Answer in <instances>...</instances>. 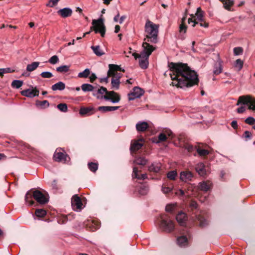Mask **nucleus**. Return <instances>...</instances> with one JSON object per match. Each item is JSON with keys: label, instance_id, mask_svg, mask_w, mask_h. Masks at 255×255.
Wrapping results in <instances>:
<instances>
[{"label": "nucleus", "instance_id": "1", "mask_svg": "<svg viewBox=\"0 0 255 255\" xmlns=\"http://www.w3.org/2000/svg\"><path fill=\"white\" fill-rule=\"evenodd\" d=\"M169 66L171 72L170 75L173 86L185 88L192 87L199 82L198 75L186 64L171 62Z\"/></svg>", "mask_w": 255, "mask_h": 255}, {"label": "nucleus", "instance_id": "2", "mask_svg": "<svg viewBox=\"0 0 255 255\" xmlns=\"http://www.w3.org/2000/svg\"><path fill=\"white\" fill-rule=\"evenodd\" d=\"M142 47L143 50L139 54L134 52L132 54V55L135 59L138 58L140 67L143 69H145L148 65L149 57L154 51L155 48L146 42H143Z\"/></svg>", "mask_w": 255, "mask_h": 255}, {"label": "nucleus", "instance_id": "3", "mask_svg": "<svg viewBox=\"0 0 255 255\" xmlns=\"http://www.w3.org/2000/svg\"><path fill=\"white\" fill-rule=\"evenodd\" d=\"M145 32L146 33V38L144 41L148 43L151 42L156 43L157 42V35L158 32V26L154 24L152 22L148 20L145 25Z\"/></svg>", "mask_w": 255, "mask_h": 255}, {"label": "nucleus", "instance_id": "4", "mask_svg": "<svg viewBox=\"0 0 255 255\" xmlns=\"http://www.w3.org/2000/svg\"><path fill=\"white\" fill-rule=\"evenodd\" d=\"M30 192V191L27 192L25 196V202L29 206L34 204V202L31 200L32 197L40 204H45L48 202V198L41 191L36 190L33 191L32 193Z\"/></svg>", "mask_w": 255, "mask_h": 255}, {"label": "nucleus", "instance_id": "5", "mask_svg": "<svg viewBox=\"0 0 255 255\" xmlns=\"http://www.w3.org/2000/svg\"><path fill=\"white\" fill-rule=\"evenodd\" d=\"M92 26L91 27V30L84 33L83 37L87 34L90 33L91 30L93 29L96 33H100L102 37H104L106 32V27L104 25V19L100 18L97 20L94 19L92 21Z\"/></svg>", "mask_w": 255, "mask_h": 255}, {"label": "nucleus", "instance_id": "6", "mask_svg": "<svg viewBox=\"0 0 255 255\" xmlns=\"http://www.w3.org/2000/svg\"><path fill=\"white\" fill-rule=\"evenodd\" d=\"M160 228L164 231L170 232L174 229V224L166 215L160 216Z\"/></svg>", "mask_w": 255, "mask_h": 255}, {"label": "nucleus", "instance_id": "7", "mask_svg": "<svg viewBox=\"0 0 255 255\" xmlns=\"http://www.w3.org/2000/svg\"><path fill=\"white\" fill-rule=\"evenodd\" d=\"M241 104L248 105L249 109L255 111V99L250 96H240L236 105L239 106Z\"/></svg>", "mask_w": 255, "mask_h": 255}, {"label": "nucleus", "instance_id": "8", "mask_svg": "<svg viewBox=\"0 0 255 255\" xmlns=\"http://www.w3.org/2000/svg\"><path fill=\"white\" fill-rule=\"evenodd\" d=\"M144 94L143 90L138 87H134L132 91L128 94L129 101H132L135 99L140 98Z\"/></svg>", "mask_w": 255, "mask_h": 255}, {"label": "nucleus", "instance_id": "9", "mask_svg": "<svg viewBox=\"0 0 255 255\" xmlns=\"http://www.w3.org/2000/svg\"><path fill=\"white\" fill-rule=\"evenodd\" d=\"M213 184L210 180L202 181L199 183L198 188L203 192H207L212 189Z\"/></svg>", "mask_w": 255, "mask_h": 255}, {"label": "nucleus", "instance_id": "10", "mask_svg": "<svg viewBox=\"0 0 255 255\" xmlns=\"http://www.w3.org/2000/svg\"><path fill=\"white\" fill-rule=\"evenodd\" d=\"M71 205L74 210L80 211L82 208L81 200L77 195H74L71 199Z\"/></svg>", "mask_w": 255, "mask_h": 255}, {"label": "nucleus", "instance_id": "11", "mask_svg": "<svg viewBox=\"0 0 255 255\" xmlns=\"http://www.w3.org/2000/svg\"><path fill=\"white\" fill-rule=\"evenodd\" d=\"M53 158L56 161L67 163L69 157L63 152L56 151L53 155Z\"/></svg>", "mask_w": 255, "mask_h": 255}, {"label": "nucleus", "instance_id": "12", "mask_svg": "<svg viewBox=\"0 0 255 255\" xmlns=\"http://www.w3.org/2000/svg\"><path fill=\"white\" fill-rule=\"evenodd\" d=\"M39 91L36 88L34 89H28L21 91V94L24 96L33 98L38 96Z\"/></svg>", "mask_w": 255, "mask_h": 255}, {"label": "nucleus", "instance_id": "13", "mask_svg": "<svg viewBox=\"0 0 255 255\" xmlns=\"http://www.w3.org/2000/svg\"><path fill=\"white\" fill-rule=\"evenodd\" d=\"M193 177L192 173L189 171H183L180 174L181 180L185 182L191 181Z\"/></svg>", "mask_w": 255, "mask_h": 255}, {"label": "nucleus", "instance_id": "14", "mask_svg": "<svg viewBox=\"0 0 255 255\" xmlns=\"http://www.w3.org/2000/svg\"><path fill=\"white\" fill-rule=\"evenodd\" d=\"M161 168V164L159 162L155 161L152 162L148 166V170L150 172L154 173H158Z\"/></svg>", "mask_w": 255, "mask_h": 255}, {"label": "nucleus", "instance_id": "15", "mask_svg": "<svg viewBox=\"0 0 255 255\" xmlns=\"http://www.w3.org/2000/svg\"><path fill=\"white\" fill-rule=\"evenodd\" d=\"M97 99H104L107 101H110L112 103H117L120 101L121 98L118 94H116L113 97H110L107 96H102L101 97L97 96Z\"/></svg>", "mask_w": 255, "mask_h": 255}, {"label": "nucleus", "instance_id": "16", "mask_svg": "<svg viewBox=\"0 0 255 255\" xmlns=\"http://www.w3.org/2000/svg\"><path fill=\"white\" fill-rule=\"evenodd\" d=\"M222 61L219 58L214 65L213 73L215 75H219L222 72Z\"/></svg>", "mask_w": 255, "mask_h": 255}, {"label": "nucleus", "instance_id": "17", "mask_svg": "<svg viewBox=\"0 0 255 255\" xmlns=\"http://www.w3.org/2000/svg\"><path fill=\"white\" fill-rule=\"evenodd\" d=\"M178 245L181 248H185L188 246V240L186 236H181L177 239Z\"/></svg>", "mask_w": 255, "mask_h": 255}, {"label": "nucleus", "instance_id": "18", "mask_svg": "<svg viewBox=\"0 0 255 255\" xmlns=\"http://www.w3.org/2000/svg\"><path fill=\"white\" fill-rule=\"evenodd\" d=\"M57 13L60 15L62 17L65 18L71 15L72 10L70 8L65 7L58 10Z\"/></svg>", "mask_w": 255, "mask_h": 255}, {"label": "nucleus", "instance_id": "19", "mask_svg": "<svg viewBox=\"0 0 255 255\" xmlns=\"http://www.w3.org/2000/svg\"><path fill=\"white\" fill-rule=\"evenodd\" d=\"M138 169L134 167L133 168V171L132 173V178H135L139 180H144L147 178V175L146 173L141 174V175L138 174Z\"/></svg>", "mask_w": 255, "mask_h": 255}, {"label": "nucleus", "instance_id": "20", "mask_svg": "<svg viewBox=\"0 0 255 255\" xmlns=\"http://www.w3.org/2000/svg\"><path fill=\"white\" fill-rule=\"evenodd\" d=\"M176 220L180 225L184 226L187 220L186 214L183 212H179L176 216Z\"/></svg>", "mask_w": 255, "mask_h": 255}, {"label": "nucleus", "instance_id": "21", "mask_svg": "<svg viewBox=\"0 0 255 255\" xmlns=\"http://www.w3.org/2000/svg\"><path fill=\"white\" fill-rule=\"evenodd\" d=\"M195 169L197 172L201 176H204L206 174L205 166L204 164L202 162L198 163L196 165Z\"/></svg>", "mask_w": 255, "mask_h": 255}, {"label": "nucleus", "instance_id": "22", "mask_svg": "<svg viewBox=\"0 0 255 255\" xmlns=\"http://www.w3.org/2000/svg\"><path fill=\"white\" fill-rule=\"evenodd\" d=\"M119 108V106H100L98 108V110L103 113H106L117 110Z\"/></svg>", "mask_w": 255, "mask_h": 255}, {"label": "nucleus", "instance_id": "23", "mask_svg": "<svg viewBox=\"0 0 255 255\" xmlns=\"http://www.w3.org/2000/svg\"><path fill=\"white\" fill-rule=\"evenodd\" d=\"M166 133H160L158 135V140L157 141H154L156 143H158L161 141H165L167 139V135L169 136H171L172 132L170 130H167L165 131Z\"/></svg>", "mask_w": 255, "mask_h": 255}, {"label": "nucleus", "instance_id": "24", "mask_svg": "<svg viewBox=\"0 0 255 255\" xmlns=\"http://www.w3.org/2000/svg\"><path fill=\"white\" fill-rule=\"evenodd\" d=\"M93 110L92 107H82L79 111V114L82 116H89L93 114Z\"/></svg>", "mask_w": 255, "mask_h": 255}, {"label": "nucleus", "instance_id": "25", "mask_svg": "<svg viewBox=\"0 0 255 255\" xmlns=\"http://www.w3.org/2000/svg\"><path fill=\"white\" fill-rule=\"evenodd\" d=\"M148 128L147 123L145 122H139L136 125V128L138 131H144Z\"/></svg>", "mask_w": 255, "mask_h": 255}, {"label": "nucleus", "instance_id": "26", "mask_svg": "<svg viewBox=\"0 0 255 255\" xmlns=\"http://www.w3.org/2000/svg\"><path fill=\"white\" fill-rule=\"evenodd\" d=\"M65 88V84L62 82H58L55 84L53 85L51 87V89L53 91H62Z\"/></svg>", "mask_w": 255, "mask_h": 255}, {"label": "nucleus", "instance_id": "27", "mask_svg": "<svg viewBox=\"0 0 255 255\" xmlns=\"http://www.w3.org/2000/svg\"><path fill=\"white\" fill-rule=\"evenodd\" d=\"M121 76L118 75L116 78H112L111 81L112 88L118 90L119 89Z\"/></svg>", "mask_w": 255, "mask_h": 255}, {"label": "nucleus", "instance_id": "28", "mask_svg": "<svg viewBox=\"0 0 255 255\" xmlns=\"http://www.w3.org/2000/svg\"><path fill=\"white\" fill-rule=\"evenodd\" d=\"M94 54L98 56L104 55L105 53L101 49L99 45L92 46L91 47Z\"/></svg>", "mask_w": 255, "mask_h": 255}, {"label": "nucleus", "instance_id": "29", "mask_svg": "<svg viewBox=\"0 0 255 255\" xmlns=\"http://www.w3.org/2000/svg\"><path fill=\"white\" fill-rule=\"evenodd\" d=\"M142 146V143L136 141L131 144L130 149L131 151H135L141 148Z\"/></svg>", "mask_w": 255, "mask_h": 255}, {"label": "nucleus", "instance_id": "30", "mask_svg": "<svg viewBox=\"0 0 255 255\" xmlns=\"http://www.w3.org/2000/svg\"><path fill=\"white\" fill-rule=\"evenodd\" d=\"M147 159L143 157H139L135 159L133 162L137 165H145L147 162Z\"/></svg>", "mask_w": 255, "mask_h": 255}, {"label": "nucleus", "instance_id": "31", "mask_svg": "<svg viewBox=\"0 0 255 255\" xmlns=\"http://www.w3.org/2000/svg\"><path fill=\"white\" fill-rule=\"evenodd\" d=\"M39 62H34L26 66V70L28 72H32L35 70L39 66Z\"/></svg>", "mask_w": 255, "mask_h": 255}, {"label": "nucleus", "instance_id": "32", "mask_svg": "<svg viewBox=\"0 0 255 255\" xmlns=\"http://www.w3.org/2000/svg\"><path fill=\"white\" fill-rule=\"evenodd\" d=\"M204 14V12L203 10H202L201 7H198L195 15L197 17V19L199 21H202L203 20Z\"/></svg>", "mask_w": 255, "mask_h": 255}, {"label": "nucleus", "instance_id": "33", "mask_svg": "<svg viewBox=\"0 0 255 255\" xmlns=\"http://www.w3.org/2000/svg\"><path fill=\"white\" fill-rule=\"evenodd\" d=\"M36 105L37 107H39L41 108H47L49 106V104L48 101L44 100L42 101L37 100L36 102Z\"/></svg>", "mask_w": 255, "mask_h": 255}, {"label": "nucleus", "instance_id": "34", "mask_svg": "<svg viewBox=\"0 0 255 255\" xmlns=\"http://www.w3.org/2000/svg\"><path fill=\"white\" fill-rule=\"evenodd\" d=\"M81 89L84 92H91L94 90V87L89 84H83L81 86Z\"/></svg>", "mask_w": 255, "mask_h": 255}, {"label": "nucleus", "instance_id": "35", "mask_svg": "<svg viewBox=\"0 0 255 255\" xmlns=\"http://www.w3.org/2000/svg\"><path fill=\"white\" fill-rule=\"evenodd\" d=\"M90 70L88 68H86L83 72H80L78 74L79 78H88L90 75Z\"/></svg>", "mask_w": 255, "mask_h": 255}, {"label": "nucleus", "instance_id": "36", "mask_svg": "<svg viewBox=\"0 0 255 255\" xmlns=\"http://www.w3.org/2000/svg\"><path fill=\"white\" fill-rule=\"evenodd\" d=\"M198 221H199V225L202 227H205L208 224V221L204 217L199 216L197 217Z\"/></svg>", "mask_w": 255, "mask_h": 255}, {"label": "nucleus", "instance_id": "37", "mask_svg": "<svg viewBox=\"0 0 255 255\" xmlns=\"http://www.w3.org/2000/svg\"><path fill=\"white\" fill-rule=\"evenodd\" d=\"M70 66L69 65H62L56 68V71L60 73H66L69 71Z\"/></svg>", "mask_w": 255, "mask_h": 255}, {"label": "nucleus", "instance_id": "38", "mask_svg": "<svg viewBox=\"0 0 255 255\" xmlns=\"http://www.w3.org/2000/svg\"><path fill=\"white\" fill-rule=\"evenodd\" d=\"M196 151L201 156H204L208 155L210 153L209 151L206 149H202L200 147H197Z\"/></svg>", "mask_w": 255, "mask_h": 255}, {"label": "nucleus", "instance_id": "39", "mask_svg": "<svg viewBox=\"0 0 255 255\" xmlns=\"http://www.w3.org/2000/svg\"><path fill=\"white\" fill-rule=\"evenodd\" d=\"M222 1L224 7L228 10H230V7L233 4V1L232 0H220Z\"/></svg>", "mask_w": 255, "mask_h": 255}, {"label": "nucleus", "instance_id": "40", "mask_svg": "<svg viewBox=\"0 0 255 255\" xmlns=\"http://www.w3.org/2000/svg\"><path fill=\"white\" fill-rule=\"evenodd\" d=\"M23 81L21 80H14L11 83V86L16 89H18L23 85Z\"/></svg>", "mask_w": 255, "mask_h": 255}, {"label": "nucleus", "instance_id": "41", "mask_svg": "<svg viewBox=\"0 0 255 255\" xmlns=\"http://www.w3.org/2000/svg\"><path fill=\"white\" fill-rule=\"evenodd\" d=\"M88 166L89 170L93 172H95L98 168V164L96 163L89 162Z\"/></svg>", "mask_w": 255, "mask_h": 255}, {"label": "nucleus", "instance_id": "42", "mask_svg": "<svg viewBox=\"0 0 255 255\" xmlns=\"http://www.w3.org/2000/svg\"><path fill=\"white\" fill-rule=\"evenodd\" d=\"M107 90L105 87H101L97 91V93H93V95L97 98V96L101 97V96H99V94L103 95L104 93H107Z\"/></svg>", "mask_w": 255, "mask_h": 255}, {"label": "nucleus", "instance_id": "43", "mask_svg": "<svg viewBox=\"0 0 255 255\" xmlns=\"http://www.w3.org/2000/svg\"><path fill=\"white\" fill-rule=\"evenodd\" d=\"M148 191V187L145 185H141L140 187L139 192L141 195H145Z\"/></svg>", "mask_w": 255, "mask_h": 255}, {"label": "nucleus", "instance_id": "44", "mask_svg": "<svg viewBox=\"0 0 255 255\" xmlns=\"http://www.w3.org/2000/svg\"><path fill=\"white\" fill-rule=\"evenodd\" d=\"M35 214L37 217H43L46 214V212L44 209H38L36 210Z\"/></svg>", "mask_w": 255, "mask_h": 255}, {"label": "nucleus", "instance_id": "45", "mask_svg": "<svg viewBox=\"0 0 255 255\" xmlns=\"http://www.w3.org/2000/svg\"><path fill=\"white\" fill-rule=\"evenodd\" d=\"M59 61V59L57 55H53L50 58L48 61V62L52 65H54Z\"/></svg>", "mask_w": 255, "mask_h": 255}, {"label": "nucleus", "instance_id": "46", "mask_svg": "<svg viewBox=\"0 0 255 255\" xmlns=\"http://www.w3.org/2000/svg\"><path fill=\"white\" fill-rule=\"evenodd\" d=\"M177 175V172L175 170H172L169 172L167 174V177L170 180H175Z\"/></svg>", "mask_w": 255, "mask_h": 255}, {"label": "nucleus", "instance_id": "47", "mask_svg": "<svg viewBox=\"0 0 255 255\" xmlns=\"http://www.w3.org/2000/svg\"><path fill=\"white\" fill-rule=\"evenodd\" d=\"M184 147L188 152H192V151H194L195 150H196V148H197V147L193 146L192 145L189 144V143L185 144L184 145Z\"/></svg>", "mask_w": 255, "mask_h": 255}, {"label": "nucleus", "instance_id": "48", "mask_svg": "<svg viewBox=\"0 0 255 255\" xmlns=\"http://www.w3.org/2000/svg\"><path fill=\"white\" fill-rule=\"evenodd\" d=\"M58 109L62 112H66L67 111L68 108L66 104H59L57 106Z\"/></svg>", "mask_w": 255, "mask_h": 255}, {"label": "nucleus", "instance_id": "49", "mask_svg": "<svg viewBox=\"0 0 255 255\" xmlns=\"http://www.w3.org/2000/svg\"><path fill=\"white\" fill-rule=\"evenodd\" d=\"M40 75L42 77L44 78H50L52 77H53V74L51 72L49 71H44L40 74Z\"/></svg>", "mask_w": 255, "mask_h": 255}, {"label": "nucleus", "instance_id": "50", "mask_svg": "<svg viewBox=\"0 0 255 255\" xmlns=\"http://www.w3.org/2000/svg\"><path fill=\"white\" fill-rule=\"evenodd\" d=\"M235 66L236 67L238 68L239 70H240L243 66V61L240 59H238L236 61Z\"/></svg>", "mask_w": 255, "mask_h": 255}, {"label": "nucleus", "instance_id": "51", "mask_svg": "<svg viewBox=\"0 0 255 255\" xmlns=\"http://www.w3.org/2000/svg\"><path fill=\"white\" fill-rule=\"evenodd\" d=\"M243 49L240 47H237L234 48V53L235 55H240L242 54Z\"/></svg>", "mask_w": 255, "mask_h": 255}, {"label": "nucleus", "instance_id": "52", "mask_svg": "<svg viewBox=\"0 0 255 255\" xmlns=\"http://www.w3.org/2000/svg\"><path fill=\"white\" fill-rule=\"evenodd\" d=\"M245 121L246 123L250 125H253L255 124V119L253 117L247 118Z\"/></svg>", "mask_w": 255, "mask_h": 255}, {"label": "nucleus", "instance_id": "53", "mask_svg": "<svg viewBox=\"0 0 255 255\" xmlns=\"http://www.w3.org/2000/svg\"><path fill=\"white\" fill-rule=\"evenodd\" d=\"M59 0H49L48 2L46 4L47 6L52 7L57 4Z\"/></svg>", "mask_w": 255, "mask_h": 255}, {"label": "nucleus", "instance_id": "54", "mask_svg": "<svg viewBox=\"0 0 255 255\" xmlns=\"http://www.w3.org/2000/svg\"><path fill=\"white\" fill-rule=\"evenodd\" d=\"M252 136V134L250 131L246 130L244 132V137L246 138V141L251 139Z\"/></svg>", "mask_w": 255, "mask_h": 255}, {"label": "nucleus", "instance_id": "55", "mask_svg": "<svg viewBox=\"0 0 255 255\" xmlns=\"http://www.w3.org/2000/svg\"><path fill=\"white\" fill-rule=\"evenodd\" d=\"M109 68L110 69V72L112 71L115 72L116 71H117L118 65L110 64L109 65Z\"/></svg>", "mask_w": 255, "mask_h": 255}, {"label": "nucleus", "instance_id": "56", "mask_svg": "<svg viewBox=\"0 0 255 255\" xmlns=\"http://www.w3.org/2000/svg\"><path fill=\"white\" fill-rule=\"evenodd\" d=\"M10 72V69L9 68H1V69H0V76H2L3 74L9 73Z\"/></svg>", "mask_w": 255, "mask_h": 255}, {"label": "nucleus", "instance_id": "57", "mask_svg": "<svg viewBox=\"0 0 255 255\" xmlns=\"http://www.w3.org/2000/svg\"><path fill=\"white\" fill-rule=\"evenodd\" d=\"M190 208L192 210L197 209L198 208V204L195 201H192L190 204Z\"/></svg>", "mask_w": 255, "mask_h": 255}, {"label": "nucleus", "instance_id": "58", "mask_svg": "<svg viewBox=\"0 0 255 255\" xmlns=\"http://www.w3.org/2000/svg\"><path fill=\"white\" fill-rule=\"evenodd\" d=\"M172 190V188L169 187H162V191L164 193H168L170 192Z\"/></svg>", "mask_w": 255, "mask_h": 255}, {"label": "nucleus", "instance_id": "59", "mask_svg": "<svg viewBox=\"0 0 255 255\" xmlns=\"http://www.w3.org/2000/svg\"><path fill=\"white\" fill-rule=\"evenodd\" d=\"M189 24H192L193 27H194L196 24H198V22L196 21L195 19H193L192 18H189L188 20Z\"/></svg>", "mask_w": 255, "mask_h": 255}, {"label": "nucleus", "instance_id": "60", "mask_svg": "<svg viewBox=\"0 0 255 255\" xmlns=\"http://www.w3.org/2000/svg\"><path fill=\"white\" fill-rule=\"evenodd\" d=\"M89 77L90 82L92 83L97 78L96 75L94 73H92L91 75H90Z\"/></svg>", "mask_w": 255, "mask_h": 255}, {"label": "nucleus", "instance_id": "61", "mask_svg": "<svg viewBox=\"0 0 255 255\" xmlns=\"http://www.w3.org/2000/svg\"><path fill=\"white\" fill-rule=\"evenodd\" d=\"M186 28L187 27L184 24H181L179 27L180 32H183L184 33H185L186 32Z\"/></svg>", "mask_w": 255, "mask_h": 255}, {"label": "nucleus", "instance_id": "62", "mask_svg": "<svg viewBox=\"0 0 255 255\" xmlns=\"http://www.w3.org/2000/svg\"><path fill=\"white\" fill-rule=\"evenodd\" d=\"M174 207L171 205H168L166 206L165 210L166 212H171L173 210Z\"/></svg>", "mask_w": 255, "mask_h": 255}, {"label": "nucleus", "instance_id": "63", "mask_svg": "<svg viewBox=\"0 0 255 255\" xmlns=\"http://www.w3.org/2000/svg\"><path fill=\"white\" fill-rule=\"evenodd\" d=\"M117 94V93L115 92L114 91H107V92L106 93L107 96H109V97H113L116 94Z\"/></svg>", "mask_w": 255, "mask_h": 255}, {"label": "nucleus", "instance_id": "64", "mask_svg": "<svg viewBox=\"0 0 255 255\" xmlns=\"http://www.w3.org/2000/svg\"><path fill=\"white\" fill-rule=\"evenodd\" d=\"M246 110V108L244 106H241L238 109H237V111L238 113H244Z\"/></svg>", "mask_w": 255, "mask_h": 255}]
</instances>
